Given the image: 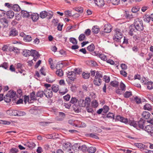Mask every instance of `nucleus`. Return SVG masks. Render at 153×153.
<instances>
[{"mask_svg":"<svg viewBox=\"0 0 153 153\" xmlns=\"http://www.w3.org/2000/svg\"><path fill=\"white\" fill-rule=\"evenodd\" d=\"M134 26L139 31H141L143 29V22L139 18L136 19L134 21Z\"/></svg>","mask_w":153,"mask_h":153,"instance_id":"f257e3e1","label":"nucleus"},{"mask_svg":"<svg viewBox=\"0 0 153 153\" xmlns=\"http://www.w3.org/2000/svg\"><path fill=\"white\" fill-rule=\"evenodd\" d=\"M115 34L113 37L114 40L115 41L119 42L123 37V34L121 32V30L118 28L115 29Z\"/></svg>","mask_w":153,"mask_h":153,"instance_id":"f03ea898","label":"nucleus"},{"mask_svg":"<svg viewBox=\"0 0 153 153\" xmlns=\"http://www.w3.org/2000/svg\"><path fill=\"white\" fill-rule=\"evenodd\" d=\"M53 15V13L52 12H47L43 11L40 13V17L42 19L46 17L48 19H50L52 18Z\"/></svg>","mask_w":153,"mask_h":153,"instance_id":"7ed1b4c3","label":"nucleus"},{"mask_svg":"<svg viewBox=\"0 0 153 153\" xmlns=\"http://www.w3.org/2000/svg\"><path fill=\"white\" fill-rule=\"evenodd\" d=\"M30 97L31 100H29V97L28 96H25L24 97V102L25 103H26L27 100L29 103H31L32 102H31L32 100H37L34 91H33L32 93H30Z\"/></svg>","mask_w":153,"mask_h":153,"instance_id":"20e7f679","label":"nucleus"},{"mask_svg":"<svg viewBox=\"0 0 153 153\" xmlns=\"http://www.w3.org/2000/svg\"><path fill=\"white\" fill-rule=\"evenodd\" d=\"M8 21L5 18L0 19V24L3 27L7 28L8 26Z\"/></svg>","mask_w":153,"mask_h":153,"instance_id":"39448f33","label":"nucleus"},{"mask_svg":"<svg viewBox=\"0 0 153 153\" xmlns=\"http://www.w3.org/2000/svg\"><path fill=\"white\" fill-rule=\"evenodd\" d=\"M44 95L48 98H51L53 96L52 90L51 88L45 89L44 90Z\"/></svg>","mask_w":153,"mask_h":153,"instance_id":"423d86ee","label":"nucleus"},{"mask_svg":"<svg viewBox=\"0 0 153 153\" xmlns=\"http://www.w3.org/2000/svg\"><path fill=\"white\" fill-rule=\"evenodd\" d=\"M92 2L94 3L97 6L101 7L105 4L104 0H91Z\"/></svg>","mask_w":153,"mask_h":153,"instance_id":"0eeeda50","label":"nucleus"},{"mask_svg":"<svg viewBox=\"0 0 153 153\" xmlns=\"http://www.w3.org/2000/svg\"><path fill=\"white\" fill-rule=\"evenodd\" d=\"M67 76L69 79L71 81H74L76 79L75 73L74 71L69 72Z\"/></svg>","mask_w":153,"mask_h":153,"instance_id":"6e6552de","label":"nucleus"},{"mask_svg":"<svg viewBox=\"0 0 153 153\" xmlns=\"http://www.w3.org/2000/svg\"><path fill=\"white\" fill-rule=\"evenodd\" d=\"M146 121L143 119L141 118L140 120L138 121H137V128H139L141 129H144V125Z\"/></svg>","mask_w":153,"mask_h":153,"instance_id":"1a4fd4ad","label":"nucleus"},{"mask_svg":"<svg viewBox=\"0 0 153 153\" xmlns=\"http://www.w3.org/2000/svg\"><path fill=\"white\" fill-rule=\"evenodd\" d=\"M146 131L149 133H150L151 136H152L153 134V127L152 125H148L146 126L144 128Z\"/></svg>","mask_w":153,"mask_h":153,"instance_id":"9d476101","label":"nucleus"},{"mask_svg":"<svg viewBox=\"0 0 153 153\" xmlns=\"http://www.w3.org/2000/svg\"><path fill=\"white\" fill-rule=\"evenodd\" d=\"M130 30L129 32V34L131 36H133L136 33L137 31L136 28L133 25H131L129 27Z\"/></svg>","mask_w":153,"mask_h":153,"instance_id":"9b49d317","label":"nucleus"},{"mask_svg":"<svg viewBox=\"0 0 153 153\" xmlns=\"http://www.w3.org/2000/svg\"><path fill=\"white\" fill-rule=\"evenodd\" d=\"M18 34V32L16 28H12L11 29L9 32V36H17Z\"/></svg>","mask_w":153,"mask_h":153,"instance_id":"f8f14e48","label":"nucleus"},{"mask_svg":"<svg viewBox=\"0 0 153 153\" xmlns=\"http://www.w3.org/2000/svg\"><path fill=\"white\" fill-rule=\"evenodd\" d=\"M111 25L109 24L105 25L104 29V32L105 33H109L111 32Z\"/></svg>","mask_w":153,"mask_h":153,"instance_id":"ddd939ff","label":"nucleus"},{"mask_svg":"<svg viewBox=\"0 0 153 153\" xmlns=\"http://www.w3.org/2000/svg\"><path fill=\"white\" fill-rule=\"evenodd\" d=\"M65 149L68 152H69L72 151V149H73L71 146V144L69 145V144H64L63 146V149Z\"/></svg>","mask_w":153,"mask_h":153,"instance_id":"4468645a","label":"nucleus"},{"mask_svg":"<svg viewBox=\"0 0 153 153\" xmlns=\"http://www.w3.org/2000/svg\"><path fill=\"white\" fill-rule=\"evenodd\" d=\"M31 14L30 15H31V17L32 20L33 21H37L39 19V15L37 13H31Z\"/></svg>","mask_w":153,"mask_h":153,"instance_id":"2eb2a0df","label":"nucleus"},{"mask_svg":"<svg viewBox=\"0 0 153 153\" xmlns=\"http://www.w3.org/2000/svg\"><path fill=\"white\" fill-rule=\"evenodd\" d=\"M65 114L62 112H59V116L57 117V120L59 121H62L65 118Z\"/></svg>","mask_w":153,"mask_h":153,"instance_id":"dca6fc26","label":"nucleus"},{"mask_svg":"<svg viewBox=\"0 0 153 153\" xmlns=\"http://www.w3.org/2000/svg\"><path fill=\"white\" fill-rule=\"evenodd\" d=\"M150 114L147 111H143L142 114V116L143 118L148 119L149 118Z\"/></svg>","mask_w":153,"mask_h":153,"instance_id":"f3484780","label":"nucleus"},{"mask_svg":"<svg viewBox=\"0 0 153 153\" xmlns=\"http://www.w3.org/2000/svg\"><path fill=\"white\" fill-rule=\"evenodd\" d=\"M102 79L95 77L94 81V84L96 86H99L101 84Z\"/></svg>","mask_w":153,"mask_h":153,"instance_id":"a211bd4d","label":"nucleus"},{"mask_svg":"<svg viewBox=\"0 0 153 153\" xmlns=\"http://www.w3.org/2000/svg\"><path fill=\"white\" fill-rule=\"evenodd\" d=\"M6 15L7 18L12 19L14 17V13L13 11L9 10L7 12Z\"/></svg>","mask_w":153,"mask_h":153,"instance_id":"6ab92c4d","label":"nucleus"},{"mask_svg":"<svg viewBox=\"0 0 153 153\" xmlns=\"http://www.w3.org/2000/svg\"><path fill=\"white\" fill-rule=\"evenodd\" d=\"M7 113L11 116H16L17 110H11L7 111Z\"/></svg>","mask_w":153,"mask_h":153,"instance_id":"aec40b11","label":"nucleus"},{"mask_svg":"<svg viewBox=\"0 0 153 153\" xmlns=\"http://www.w3.org/2000/svg\"><path fill=\"white\" fill-rule=\"evenodd\" d=\"M16 92L13 91H9L7 94V96L10 97L11 98H13L15 97Z\"/></svg>","mask_w":153,"mask_h":153,"instance_id":"412c9836","label":"nucleus"},{"mask_svg":"<svg viewBox=\"0 0 153 153\" xmlns=\"http://www.w3.org/2000/svg\"><path fill=\"white\" fill-rule=\"evenodd\" d=\"M31 13H29L25 10H22L21 11L22 15L23 17L27 18L30 15Z\"/></svg>","mask_w":153,"mask_h":153,"instance_id":"4be33fe9","label":"nucleus"},{"mask_svg":"<svg viewBox=\"0 0 153 153\" xmlns=\"http://www.w3.org/2000/svg\"><path fill=\"white\" fill-rule=\"evenodd\" d=\"M85 107H89L90 104L91 99L88 97H86L85 98Z\"/></svg>","mask_w":153,"mask_h":153,"instance_id":"5701e85b","label":"nucleus"},{"mask_svg":"<svg viewBox=\"0 0 153 153\" xmlns=\"http://www.w3.org/2000/svg\"><path fill=\"white\" fill-rule=\"evenodd\" d=\"M51 88L52 91L55 93H56L59 89V86L55 85H53Z\"/></svg>","mask_w":153,"mask_h":153,"instance_id":"b1692460","label":"nucleus"},{"mask_svg":"<svg viewBox=\"0 0 153 153\" xmlns=\"http://www.w3.org/2000/svg\"><path fill=\"white\" fill-rule=\"evenodd\" d=\"M128 123L130 125L133 126L134 127H137V121H135L133 120H130L128 121Z\"/></svg>","mask_w":153,"mask_h":153,"instance_id":"393cba45","label":"nucleus"},{"mask_svg":"<svg viewBox=\"0 0 153 153\" xmlns=\"http://www.w3.org/2000/svg\"><path fill=\"white\" fill-rule=\"evenodd\" d=\"M30 51L25 49L23 50L22 54L24 56L27 57L30 56Z\"/></svg>","mask_w":153,"mask_h":153,"instance_id":"a878e982","label":"nucleus"},{"mask_svg":"<svg viewBox=\"0 0 153 153\" xmlns=\"http://www.w3.org/2000/svg\"><path fill=\"white\" fill-rule=\"evenodd\" d=\"M136 146L137 148L142 149L147 148V146L144 145V144H134Z\"/></svg>","mask_w":153,"mask_h":153,"instance_id":"bb28decb","label":"nucleus"},{"mask_svg":"<svg viewBox=\"0 0 153 153\" xmlns=\"http://www.w3.org/2000/svg\"><path fill=\"white\" fill-rule=\"evenodd\" d=\"M85 100L82 99H80L78 102V105L80 107H85Z\"/></svg>","mask_w":153,"mask_h":153,"instance_id":"cd10ccee","label":"nucleus"},{"mask_svg":"<svg viewBox=\"0 0 153 153\" xmlns=\"http://www.w3.org/2000/svg\"><path fill=\"white\" fill-rule=\"evenodd\" d=\"M99 103L96 100H94L91 102V106L93 108H96L98 105Z\"/></svg>","mask_w":153,"mask_h":153,"instance_id":"c85d7f7f","label":"nucleus"},{"mask_svg":"<svg viewBox=\"0 0 153 153\" xmlns=\"http://www.w3.org/2000/svg\"><path fill=\"white\" fill-rule=\"evenodd\" d=\"M143 108L145 110L150 111L152 110V108L150 104L146 103L144 106Z\"/></svg>","mask_w":153,"mask_h":153,"instance_id":"c756f323","label":"nucleus"},{"mask_svg":"<svg viewBox=\"0 0 153 153\" xmlns=\"http://www.w3.org/2000/svg\"><path fill=\"white\" fill-rule=\"evenodd\" d=\"M24 40L26 42H30L32 40V38L30 35H25L24 37Z\"/></svg>","mask_w":153,"mask_h":153,"instance_id":"7c9ffc66","label":"nucleus"},{"mask_svg":"<svg viewBox=\"0 0 153 153\" xmlns=\"http://www.w3.org/2000/svg\"><path fill=\"white\" fill-rule=\"evenodd\" d=\"M100 31L99 28L97 26H94L92 29V31L94 33H97Z\"/></svg>","mask_w":153,"mask_h":153,"instance_id":"2f4dec72","label":"nucleus"},{"mask_svg":"<svg viewBox=\"0 0 153 153\" xmlns=\"http://www.w3.org/2000/svg\"><path fill=\"white\" fill-rule=\"evenodd\" d=\"M13 6V10L15 11H19L20 10V7L17 4L14 5Z\"/></svg>","mask_w":153,"mask_h":153,"instance_id":"473e14b6","label":"nucleus"},{"mask_svg":"<svg viewBox=\"0 0 153 153\" xmlns=\"http://www.w3.org/2000/svg\"><path fill=\"white\" fill-rule=\"evenodd\" d=\"M30 55L33 57L39 55L38 52H37L36 50H31V51H30Z\"/></svg>","mask_w":153,"mask_h":153,"instance_id":"72a5a7b5","label":"nucleus"},{"mask_svg":"<svg viewBox=\"0 0 153 153\" xmlns=\"http://www.w3.org/2000/svg\"><path fill=\"white\" fill-rule=\"evenodd\" d=\"M119 82L116 81H113L110 83V85L113 87H117L119 85Z\"/></svg>","mask_w":153,"mask_h":153,"instance_id":"f704fd0d","label":"nucleus"},{"mask_svg":"<svg viewBox=\"0 0 153 153\" xmlns=\"http://www.w3.org/2000/svg\"><path fill=\"white\" fill-rule=\"evenodd\" d=\"M56 74L59 76H62L63 74V72L61 69H59L56 71Z\"/></svg>","mask_w":153,"mask_h":153,"instance_id":"c9c22d12","label":"nucleus"},{"mask_svg":"<svg viewBox=\"0 0 153 153\" xmlns=\"http://www.w3.org/2000/svg\"><path fill=\"white\" fill-rule=\"evenodd\" d=\"M102 76L103 75L102 74L101 72L97 71L96 72V74L95 77L99 79H101V78H102Z\"/></svg>","mask_w":153,"mask_h":153,"instance_id":"e433bc0d","label":"nucleus"},{"mask_svg":"<svg viewBox=\"0 0 153 153\" xmlns=\"http://www.w3.org/2000/svg\"><path fill=\"white\" fill-rule=\"evenodd\" d=\"M96 150V148L94 147H91L88 149V151L89 153H94Z\"/></svg>","mask_w":153,"mask_h":153,"instance_id":"4c0bfd02","label":"nucleus"},{"mask_svg":"<svg viewBox=\"0 0 153 153\" xmlns=\"http://www.w3.org/2000/svg\"><path fill=\"white\" fill-rule=\"evenodd\" d=\"M26 113L23 111L17 110L16 116H22L25 115Z\"/></svg>","mask_w":153,"mask_h":153,"instance_id":"58836bf2","label":"nucleus"},{"mask_svg":"<svg viewBox=\"0 0 153 153\" xmlns=\"http://www.w3.org/2000/svg\"><path fill=\"white\" fill-rule=\"evenodd\" d=\"M146 84L147 85V87L148 89L151 90L153 88V83L151 82H148Z\"/></svg>","mask_w":153,"mask_h":153,"instance_id":"ea45409f","label":"nucleus"},{"mask_svg":"<svg viewBox=\"0 0 153 153\" xmlns=\"http://www.w3.org/2000/svg\"><path fill=\"white\" fill-rule=\"evenodd\" d=\"M98 134L94 133H92L89 134L88 135L91 137L94 138L96 139H98L99 138L97 136Z\"/></svg>","mask_w":153,"mask_h":153,"instance_id":"a19ab883","label":"nucleus"},{"mask_svg":"<svg viewBox=\"0 0 153 153\" xmlns=\"http://www.w3.org/2000/svg\"><path fill=\"white\" fill-rule=\"evenodd\" d=\"M10 51L11 52L13 51L14 52L17 53L19 52V50L17 48L14 47H11L10 48Z\"/></svg>","mask_w":153,"mask_h":153,"instance_id":"79ce46f5","label":"nucleus"},{"mask_svg":"<svg viewBox=\"0 0 153 153\" xmlns=\"http://www.w3.org/2000/svg\"><path fill=\"white\" fill-rule=\"evenodd\" d=\"M87 49L89 51H93L94 49V45L93 44H91L87 47Z\"/></svg>","mask_w":153,"mask_h":153,"instance_id":"37998d69","label":"nucleus"},{"mask_svg":"<svg viewBox=\"0 0 153 153\" xmlns=\"http://www.w3.org/2000/svg\"><path fill=\"white\" fill-rule=\"evenodd\" d=\"M132 95V93L131 91H126L124 93V96L125 98H128Z\"/></svg>","mask_w":153,"mask_h":153,"instance_id":"c03bdc74","label":"nucleus"},{"mask_svg":"<svg viewBox=\"0 0 153 153\" xmlns=\"http://www.w3.org/2000/svg\"><path fill=\"white\" fill-rule=\"evenodd\" d=\"M11 97L9 96H7V94L4 97L3 99L6 102H9L11 101Z\"/></svg>","mask_w":153,"mask_h":153,"instance_id":"a18cd8bd","label":"nucleus"},{"mask_svg":"<svg viewBox=\"0 0 153 153\" xmlns=\"http://www.w3.org/2000/svg\"><path fill=\"white\" fill-rule=\"evenodd\" d=\"M44 94V91H39L37 92L36 96L37 97H43Z\"/></svg>","mask_w":153,"mask_h":153,"instance_id":"49530a36","label":"nucleus"},{"mask_svg":"<svg viewBox=\"0 0 153 153\" xmlns=\"http://www.w3.org/2000/svg\"><path fill=\"white\" fill-rule=\"evenodd\" d=\"M85 38V36L84 34H81L79 37V40L80 41H83Z\"/></svg>","mask_w":153,"mask_h":153,"instance_id":"de8ad7c7","label":"nucleus"},{"mask_svg":"<svg viewBox=\"0 0 153 153\" xmlns=\"http://www.w3.org/2000/svg\"><path fill=\"white\" fill-rule=\"evenodd\" d=\"M140 8L138 7H134L131 9V11L133 13H135L139 10Z\"/></svg>","mask_w":153,"mask_h":153,"instance_id":"09e8293b","label":"nucleus"},{"mask_svg":"<svg viewBox=\"0 0 153 153\" xmlns=\"http://www.w3.org/2000/svg\"><path fill=\"white\" fill-rule=\"evenodd\" d=\"M78 149L80 150H82L83 151L86 150L87 149V148L86 146L85 145H83L82 146H79Z\"/></svg>","mask_w":153,"mask_h":153,"instance_id":"8fccbe9b","label":"nucleus"},{"mask_svg":"<svg viewBox=\"0 0 153 153\" xmlns=\"http://www.w3.org/2000/svg\"><path fill=\"white\" fill-rule=\"evenodd\" d=\"M17 94H16V96L17 97H20L21 96H22V92L21 89H19L17 90Z\"/></svg>","mask_w":153,"mask_h":153,"instance_id":"3c124183","label":"nucleus"},{"mask_svg":"<svg viewBox=\"0 0 153 153\" xmlns=\"http://www.w3.org/2000/svg\"><path fill=\"white\" fill-rule=\"evenodd\" d=\"M99 57L102 60L106 61L107 60V57L106 56L103 54H100L99 55Z\"/></svg>","mask_w":153,"mask_h":153,"instance_id":"603ef678","label":"nucleus"},{"mask_svg":"<svg viewBox=\"0 0 153 153\" xmlns=\"http://www.w3.org/2000/svg\"><path fill=\"white\" fill-rule=\"evenodd\" d=\"M82 75L84 78L85 79H87L90 76V74L83 73L82 74Z\"/></svg>","mask_w":153,"mask_h":153,"instance_id":"864d4df0","label":"nucleus"},{"mask_svg":"<svg viewBox=\"0 0 153 153\" xmlns=\"http://www.w3.org/2000/svg\"><path fill=\"white\" fill-rule=\"evenodd\" d=\"M70 41L74 45H76L77 43V40L74 38H70Z\"/></svg>","mask_w":153,"mask_h":153,"instance_id":"5fc2aeb1","label":"nucleus"},{"mask_svg":"<svg viewBox=\"0 0 153 153\" xmlns=\"http://www.w3.org/2000/svg\"><path fill=\"white\" fill-rule=\"evenodd\" d=\"M103 112L106 113H107L109 109V108L108 106L107 105H104L103 107Z\"/></svg>","mask_w":153,"mask_h":153,"instance_id":"6e6d98bb","label":"nucleus"},{"mask_svg":"<svg viewBox=\"0 0 153 153\" xmlns=\"http://www.w3.org/2000/svg\"><path fill=\"white\" fill-rule=\"evenodd\" d=\"M68 91V89L66 88H65L64 91H62V90H60L59 92V94L62 95H64Z\"/></svg>","mask_w":153,"mask_h":153,"instance_id":"4d7b16f0","label":"nucleus"},{"mask_svg":"<svg viewBox=\"0 0 153 153\" xmlns=\"http://www.w3.org/2000/svg\"><path fill=\"white\" fill-rule=\"evenodd\" d=\"M106 117L107 118H110L111 119H114V115L112 113H109L108 114Z\"/></svg>","mask_w":153,"mask_h":153,"instance_id":"13d9d810","label":"nucleus"},{"mask_svg":"<svg viewBox=\"0 0 153 153\" xmlns=\"http://www.w3.org/2000/svg\"><path fill=\"white\" fill-rule=\"evenodd\" d=\"M18 151V149L16 148H12L10 150L9 153H16Z\"/></svg>","mask_w":153,"mask_h":153,"instance_id":"bf43d9fd","label":"nucleus"},{"mask_svg":"<svg viewBox=\"0 0 153 153\" xmlns=\"http://www.w3.org/2000/svg\"><path fill=\"white\" fill-rule=\"evenodd\" d=\"M1 67L5 69H7L8 67V64L7 62H4L0 66V67Z\"/></svg>","mask_w":153,"mask_h":153,"instance_id":"052dcab7","label":"nucleus"},{"mask_svg":"<svg viewBox=\"0 0 153 153\" xmlns=\"http://www.w3.org/2000/svg\"><path fill=\"white\" fill-rule=\"evenodd\" d=\"M150 17V16H146L144 18V21L147 23H149L151 19Z\"/></svg>","mask_w":153,"mask_h":153,"instance_id":"680f3d73","label":"nucleus"},{"mask_svg":"<svg viewBox=\"0 0 153 153\" xmlns=\"http://www.w3.org/2000/svg\"><path fill=\"white\" fill-rule=\"evenodd\" d=\"M112 3L114 5H117L120 2V0H110Z\"/></svg>","mask_w":153,"mask_h":153,"instance_id":"e2e57ef3","label":"nucleus"},{"mask_svg":"<svg viewBox=\"0 0 153 153\" xmlns=\"http://www.w3.org/2000/svg\"><path fill=\"white\" fill-rule=\"evenodd\" d=\"M74 70L75 71L74 72L75 73V75L76 74H80L82 71V69L79 68L75 69Z\"/></svg>","mask_w":153,"mask_h":153,"instance_id":"0e129e2a","label":"nucleus"},{"mask_svg":"<svg viewBox=\"0 0 153 153\" xmlns=\"http://www.w3.org/2000/svg\"><path fill=\"white\" fill-rule=\"evenodd\" d=\"M120 88L122 91H125L126 89V86L123 82H121L120 84Z\"/></svg>","mask_w":153,"mask_h":153,"instance_id":"69168bd1","label":"nucleus"},{"mask_svg":"<svg viewBox=\"0 0 153 153\" xmlns=\"http://www.w3.org/2000/svg\"><path fill=\"white\" fill-rule=\"evenodd\" d=\"M75 10L80 13H82L83 12V8L81 7L76 8Z\"/></svg>","mask_w":153,"mask_h":153,"instance_id":"338daca9","label":"nucleus"},{"mask_svg":"<svg viewBox=\"0 0 153 153\" xmlns=\"http://www.w3.org/2000/svg\"><path fill=\"white\" fill-rule=\"evenodd\" d=\"M77 99L75 97H72L70 101V102L72 104L76 103L77 101Z\"/></svg>","mask_w":153,"mask_h":153,"instance_id":"774afa93","label":"nucleus"}]
</instances>
